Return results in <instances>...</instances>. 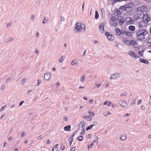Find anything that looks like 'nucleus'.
<instances>
[{
	"mask_svg": "<svg viewBox=\"0 0 151 151\" xmlns=\"http://www.w3.org/2000/svg\"><path fill=\"white\" fill-rule=\"evenodd\" d=\"M145 109V106L144 105H142L141 106V109L142 110H143Z\"/></svg>",
	"mask_w": 151,
	"mask_h": 151,
	"instance_id": "obj_59",
	"label": "nucleus"
},
{
	"mask_svg": "<svg viewBox=\"0 0 151 151\" xmlns=\"http://www.w3.org/2000/svg\"><path fill=\"white\" fill-rule=\"evenodd\" d=\"M119 104L124 108L126 107L127 106V104L125 101H122V100H121L119 102Z\"/></svg>",
	"mask_w": 151,
	"mask_h": 151,
	"instance_id": "obj_13",
	"label": "nucleus"
},
{
	"mask_svg": "<svg viewBox=\"0 0 151 151\" xmlns=\"http://www.w3.org/2000/svg\"><path fill=\"white\" fill-rule=\"evenodd\" d=\"M32 90H29L27 92V93L28 94H30V93L32 92Z\"/></svg>",
	"mask_w": 151,
	"mask_h": 151,
	"instance_id": "obj_58",
	"label": "nucleus"
},
{
	"mask_svg": "<svg viewBox=\"0 0 151 151\" xmlns=\"http://www.w3.org/2000/svg\"><path fill=\"white\" fill-rule=\"evenodd\" d=\"M104 23H101L100 24L99 27V29L101 33H103L104 32Z\"/></svg>",
	"mask_w": 151,
	"mask_h": 151,
	"instance_id": "obj_10",
	"label": "nucleus"
},
{
	"mask_svg": "<svg viewBox=\"0 0 151 151\" xmlns=\"http://www.w3.org/2000/svg\"><path fill=\"white\" fill-rule=\"evenodd\" d=\"M127 137V136L125 134H123L120 135V139L122 140H125Z\"/></svg>",
	"mask_w": 151,
	"mask_h": 151,
	"instance_id": "obj_15",
	"label": "nucleus"
},
{
	"mask_svg": "<svg viewBox=\"0 0 151 151\" xmlns=\"http://www.w3.org/2000/svg\"><path fill=\"white\" fill-rule=\"evenodd\" d=\"M93 124L94 126H96L98 124V123L97 122H93Z\"/></svg>",
	"mask_w": 151,
	"mask_h": 151,
	"instance_id": "obj_52",
	"label": "nucleus"
},
{
	"mask_svg": "<svg viewBox=\"0 0 151 151\" xmlns=\"http://www.w3.org/2000/svg\"><path fill=\"white\" fill-rule=\"evenodd\" d=\"M126 10L125 11L128 12H130L132 10V8L131 6H130L128 4L126 5Z\"/></svg>",
	"mask_w": 151,
	"mask_h": 151,
	"instance_id": "obj_12",
	"label": "nucleus"
},
{
	"mask_svg": "<svg viewBox=\"0 0 151 151\" xmlns=\"http://www.w3.org/2000/svg\"><path fill=\"white\" fill-rule=\"evenodd\" d=\"M119 22L123 23L125 22V20L122 17H120V18H119Z\"/></svg>",
	"mask_w": 151,
	"mask_h": 151,
	"instance_id": "obj_24",
	"label": "nucleus"
},
{
	"mask_svg": "<svg viewBox=\"0 0 151 151\" xmlns=\"http://www.w3.org/2000/svg\"><path fill=\"white\" fill-rule=\"evenodd\" d=\"M73 137H70L69 138V140H70L71 141V142H73Z\"/></svg>",
	"mask_w": 151,
	"mask_h": 151,
	"instance_id": "obj_61",
	"label": "nucleus"
},
{
	"mask_svg": "<svg viewBox=\"0 0 151 151\" xmlns=\"http://www.w3.org/2000/svg\"><path fill=\"white\" fill-rule=\"evenodd\" d=\"M83 137L82 136H80L77 138V139L79 141H81L83 139Z\"/></svg>",
	"mask_w": 151,
	"mask_h": 151,
	"instance_id": "obj_27",
	"label": "nucleus"
},
{
	"mask_svg": "<svg viewBox=\"0 0 151 151\" xmlns=\"http://www.w3.org/2000/svg\"><path fill=\"white\" fill-rule=\"evenodd\" d=\"M125 9H126V5L123 6H121L120 8V9H121L122 10H124L125 11V10H126Z\"/></svg>",
	"mask_w": 151,
	"mask_h": 151,
	"instance_id": "obj_30",
	"label": "nucleus"
},
{
	"mask_svg": "<svg viewBox=\"0 0 151 151\" xmlns=\"http://www.w3.org/2000/svg\"><path fill=\"white\" fill-rule=\"evenodd\" d=\"M6 106H3V107H2V108H1V109H0V111H2L4 109V108Z\"/></svg>",
	"mask_w": 151,
	"mask_h": 151,
	"instance_id": "obj_55",
	"label": "nucleus"
},
{
	"mask_svg": "<svg viewBox=\"0 0 151 151\" xmlns=\"http://www.w3.org/2000/svg\"><path fill=\"white\" fill-rule=\"evenodd\" d=\"M148 34V32L145 29H142L139 30L137 33V38L138 40L143 39L145 38L146 35Z\"/></svg>",
	"mask_w": 151,
	"mask_h": 151,
	"instance_id": "obj_1",
	"label": "nucleus"
},
{
	"mask_svg": "<svg viewBox=\"0 0 151 151\" xmlns=\"http://www.w3.org/2000/svg\"><path fill=\"white\" fill-rule=\"evenodd\" d=\"M143 52H144V51L143 50H142L141 51H140L138 52V54L141 56H143Z\"/></svg>",
	"mask_w": 151,
	"mask_h": 151,
	"instance_id": "obj_32",
	"label": "nucleus"
},
{
	"mask_svg": "<svg viewBox=\"0 0 151 151\" xmlns=\"http://www.w3.org/2000/svg\"><path fill=\"white\" fill-rule=\"evenodd\" d=\"M63 120L65 121H66L68 120V118L66 117H64L63 118Z\"/></svg>",
	"mask_w": 151,
	"mask_h": 151,
	"instance_id": "obj_50",
	"label": "nucleus"
},
{
	"mask_svg": "<svg viewBox=\"0 0 151 151\" xmlns=\"http://www.w3.org/2000/svg\"><path fill=\"white\" fill-rule=\"evenodd\" d=\"M132 35V33L131 32H130L126 31V35L129 36H130Z\"/></svg>",
	"mask_w": 151,
	"mask_h": 151,
	"instance_id": "obj_29",
	"label": "nucleus"
},
{
	"mask_svg": "<svg viewBox=\"0 0 151 151\" xmlns=\"http://www.w3.org/2000/svg\"><path fill=\"white\" fill-rule=\"evenodd\" d=\"M10 79L11 78H7L6 80V82L7 83L9 81Z\"/></svg>",
	"mask_w": 151,
	"mask_h": 151,
	"instance_id": "obj_60",
	"label": "nucleus"
},
{
	"mask_svg": "<svg viewBox=\"0 0 151 151\" xmlns=\"http://www.w3.org/2000/svg\"><path fill=\"white\" fill-rule=\"evenodd\" d=\"M123 42L125 44L127 45H130V41L126 39H124L123 40Z\"/></svg>",
	"mask_w": 151,
	"mask_h": 151,
	"instance_id": "obj_17",
	"label": "nucleus"
},
{
	"mask_svg": "<svg viewBox=\"0 0 151 151\" xmlns=\"http://www.w3.org/2000/svg\"><path fill=\"white\" fill-rule=\"evenodd\" d=\"M89 114L92 116H93L94 115V113L93 112H91L90 111H89Z\"/></svg>",
	"mask_w": 151,
	"mask_h": 151,
	"instance_id": "obj_51",
	"label": "nucleus"
},
{
	"mask_svg": "<svg viewBox=\"0 0 151 151\" xmlns=\"http://www.w3.org/2000/svg\"><path fill=\"white\" fill-rule=\"evenodd\" d=\"M83 118L85 119H90L89 120V121H91L92 119L91 116H86L83 117Z\"/></svg>",
	"mask_w": 151,
	"mask_h": 151,
	"instance_id": "obj_25",
	"label": "nucleus"
},
{
	"mask_svg": "<svg viewBox=\"0 0 151 151\" xmlns=\"http://www.w3.org/2000/svg\"><path fill=\"white\" fill-rule=\"evenodd\" d=\"M12 139L13 138L12 137H10L9 138L8 140L9 141L11 140H12Z\"/></svg>",
	"mask_w": 151,
	"mask_h": 151,
	"instance_id": "obj_64",
	"label": "nucleus"
},
{
	"mask_svg": "<svg viewBox=\"0 0 151 151\" xmlns=\"http://www.w3.org/2000/svg\"><path fill=\"white\" fill-rule=\"evenodd\" d=\"M58 144H56L55 146H54V147H54V148H58Z\"/></svg>",
	"mask_w": 151,
	"mask_h": 151,
	"instance_id": "obj_57",
	"label": "nucleus"
},
{
	"mask_svg": "<svg viewBox=\"0 0 151 151\" xmlns=\"http://www.w3.org/2000/svg\"><path fill=\"white\" fill-rule=\"evenodd\" d=\"M141 102H142V100H141V99H140V100H139L138 101V103H137V104H138V105L139 104L141 103Z\"/></svg>",
	"mask_w": 151,
	"mask_h": 151,
	"instance_id": "obj_63",
	"label": "nucleus"
},
{
	"mask_svg": "<svg viewBox=\"0 0 151 151\" xmlns=\"http://www.w3.org/2000/svg\"><path fill=\"white\" fill-rule=\"evenodd\" d=\"M99 17V15L98 13V12L97 11H95V18L96 19H97Z\"/></svg>",
	"mask_w": 151,
	"mask_h": 151,
	"instance_id": "obj_23",
	"label": "nucleus"
},
{
	"mask_svg": "<svg viewBox=\"0 0 151 151\" xmlns=\"http://www.w3.org/2000/svg\"><path fill=\"white\" fill-rule=\"evenodd\" d=\"M51 142V141L49 139H48L46 142L47 144H49Z\"/></svg>",
	"mask_w": 151,
	"mask_h": 151,
	"instance_id": "obj_62",
	"label": "nucleus"
},
{
	"mask_svg": "<svg viewBox=\"0 0 151 151\" xmlns=\"http://www.w3.org/2000/svg\"><path fill=\"white\" fill-rule=\"evenodd\" d=\"M110 114V113L109 111H107L106 113H104V115L105 116H106L107 115L109 114Z\"/></svg>",
	"mask_w": 151,
	"mask_h": 151,
	"instance_id": "obj_40",
	"label": "nucleus"
},
{
	"mask_svg": "<svg viewBox=\"0 0 151 151\" xmlns=\"http://www.w3.org/2000/svg\"><path fill=\"white\" fill-rule=\"evenodd\" d=\"M116 17L114 16H112L111 17V20L112 22H114L116 20Z\"/></svg>",
	"mask_w": 151,
	"mask_h": 151,
	"instance_id": "obj_26",
	"label": "nucleus"
},
{
	"mask_svg": "<svg viewBox=\"0 0 151 151\" xmlns=\"http://www.w3.org/2000/svg\"><path fill=\"white\" fill-rule=\"evenodd\" d=\"M75 147H72L70 148V151H74L75 150Z\"/></svg>",
	"mask_w": 151,
	"mask_h": 151,
	"instance_id": "obj_48",
	"label": "nucleus"
},
{
	"mask_svg": "<svg viewBox=\"0 0 151 151\" xmlns=\"http://www.w3.org/2000/svg\"><path fill=\"white\" fill-rule=\"evenodd\" d=\"M86 77H85V75H84L82 77H81L80 79V81L82 82H83L85 79Z\"/></svg>",
	"mask_w": 151,
	"mask_h": 151,
	"instance_id": "obj_22",
	"label": "nucleus"
},
{
	"mask_svg": "<svg viewBox=\"0 0 151 151\" xmlns=\"http://www.w3.org/2000/svg\"><path fill=\"white\" fill-rule=\"evenodd\" d=\"M24 101H21L19 104V106H21L22 104L24 103Z\"/></svg>",
	"mask_w": 151,
	"mask_h": 151,
	"instance_id": "obj_54",
	"label": "nucleus"
},
{
	"mask_svg": "<svg viewBox=\"0 0 151 151\" xmlns=\"http://www.w3.org/2000/svg\"><path fill=\"white\" fill-rule=\"evenodd\" d=\"M146 23H145L144 22L142 21H141L139 23L138 27L139 28H142L145 27L146 25Z\"/></svg>",
	"mask_w": 151,
	"mask_h": 151,
	"instance_id": "obj_11",
	"label": "nucleus"
},
{
	"mask_svg": "<svg viewBox=\"0 0 151 151\" xmlns=\"http://www.w3.org/2000/svg\"><path fill=\"white\" fill-rule=\"evenodd\" d=\"M150 18L149 17L148 15L146 14H143L142 17V21L146 24L148 23L150 20Z\"/></svg>",
	"mask_w": 151,
	"mask_h": 151,
	"instance_id": "obj_4",
	"label": "nucleus"
},
{
	"mask_svg": "<svg viewBox=\"0 0 151 151\" xmlns=\"http://www.w3.org/2000/svg\"><path fill=\"white\" fill-rule=\"evenodd\" d=\"M35 18V15H32L31 18L30 19L31 20H32V21H33Z\"/></svg>",
	"mask_w": 151,
	"mask_h": 151,
	"instance_id": "obj_45",
	"label": "nucleus"
},
{
	"mask_svg": "<svg viewBox=\"0 0 151 151\" xmlns=\"http://www.w3.org/2000/svg\"><path fill=\"white\" fill-rule=\"evenodd\" d=\"M75 26L74 30L77 33H80L82 29H84V31L85 30V26L83 24H81V23H76L75 24Z\"/></svg>",
	"mask_w": 151,
	"mask_h": 151,
	"instance_id": "obj_2",
	"label": "nucleus"
},
{
	"mask_svg": "<svg viewBox=\"0 0 151 151\" xmlns=\"http://www.w3.org/2000/svg\"><path fill=\"white\" fill-rule=\"evenodd\" d=\"M71 126L68 125L65 127L64 128V129L65 131H69L70 130Z\"/></svg>",
	"mask_w": 151,
	"mask_h": 151,
	"instance_id": "obj_16",
	"label": "nucleus"
},
{
	"mask_svg": "<svg viewBox=\"0 0 151 151\" xmlns=\"http://www.w3.org/2000/svg\"><path fill=\"white\" fill-rule=\"evenodd\" d=\"M95 85L97 87H99L101 85V83H99V84H98L97 83H96L95 84Z\"/></svg>",
	"mask_w": 151,
	"mask_h": 151,
	"instance_id": "obj_49",
	"label": "nucleus"
},
{
	"mask_svg": "<svg viewBox=\"0 0 151 151\" xmlns=\"http://www.w3.org/2000/svg\"><path fill=\"white\" fill-rule=\"evenodd\" d=\"M92 129L91 127L90 126H88L87 127L86 129L87 131H88L89 129Z\"/></svg>",
	"mask_w": 151,
	"mask_h": 151,
	"instance_id": "obj_46",
	"label": "nucleus"
},
{
	"mask_svg": "<svg viewBox=\"0 0 151 151\" xmlns=\"http://www.w3.org/2000/svg\"><path fill=\"white\" fill-rule=\"evenodd\" d=\"M130 41V44H132L133 45L136 44V42L134 40H131Z\"/></svg>",
	"mask_w": 151,
	"mask_h": 151,
	"instance_id": "obj_37",
	"label": "nucleus"
},
{
	"mask_svg": "<svg viewBox=\"0 0 151 151\" xmlns=\"http://www.w3.org/2000/svg\"><path fill=\"white\" fill-rule=\"evenodd\" d=\"M136 103V101L135 100H134L131 103V105L132 106L134 105Z\"/></svg>",
	"mask_w": 151,
	"mask_h": 151,
	"instance_id": "obj_44",
	"label": "nucleus"
},
{
	"mask_svg": "<svg viewBox=\"0 0 151 151\" xmlns=\"http://www.w3.org/2000/svg\"><path fill=\"white\" fill-rule=\"evenodd\" d=\"M105 35L107 36V38L109 40L111 41L114 40V37L112 34H110L109 33L106 32Z\"/></svg>",
	"mask_w": 151,
	"mask_h": 151,
	"instance_id": "obj_7",
	"label": "nucleus"
},
{
	"mask_svg": "<svg viewBox=\"0 0 151 151\" xmlns=\"http://www.w3.org/2000/svg\"><path fill=\"white\" fill-rule=\"evenodd\" d=\"M121 34L124 36L126 35V31L125 30H122L121 32Z\"/></svg>",
	"mask_w": 151,
	"mask_h": 151,
	"instance_id": "obj_28",
	"label": "nucleus"
},
{
	"mask_svg": "<svg viewBox=\"0 0 151 151\" xmlns=\"http://www.w3.org/2000/svg\"><path fill=\"white\" fill-rule=\"evenodd\" d=\"M127 95V93L126 92L121 93L120 94V96H126Z\"/></svg>",
	"mask_w": 151,
	"mask_h": 151,
	"instance_id": "obj_38",
	"label": "nucleus"
},
{
	"mask_svg": "<svg viewBox=\"0 0 151 151\" xmlns=\"http://www.w3.org/2000/svg\"><path fill=\"white\" fill-rule=\"evenodd\" d=\"M128 54L130 55L132 57L137 58H139V57L136 55L135 53L133 51H131L128 53Z\"/></svg>",
	"mask_w": 151,
	"mask_h": 151,
	"instance_id": "obj_8",
	"label": "nucleus"
},
{
	"mask_svg": "<svg viewBox=\"0 0 151 151\" xmlns=\"http://www.w3.org/2000/svg\"><path fill=\"white\" fill-rule=\"evenodd\" d=\"M58 148H55L53 147L52 148V151H57Z\"/></svg>",
	"mask_w": 151,
	"mask_h": 151,
	"instance_id": "obj_56",
	"label": "nucleus"
},
{
	"mask_svg": "<svg viewBox=\"0 0 151 151\" xmlns=\"http://www.w3.org/2000/svg\"><path fill=\"white\" fill-rule=\"evenodd\" d=\"M51 77V74L50 72L46 73L44 76V78L45 80H48Z\"/></svg>",
	"mask_w": 151,
	"mask_h": 151,
	"instance_id": "obj_9",
	"label": "nucleus"
},
{
	"mask_svg": "<svg viewBox=\"0 0 151 151\" xmlns=\"http://www.w3.org/2000/svg\"><path fill=\"white\" fill-rule=\"evenodd\" d=\"M147 42L148 43H151V37H149L148 38L147 40Z\"/></svg>",
	"mask_w": 151,
	"mask_h": 151,
	"instance_id": "obj_36",
	"label": "nucleus"
},
{
	"mask_svg": "<svg viewBox=\"0 0 151 151\" xmlns=\"http://www.w3.org/2000/svg\"><path fill=\"white\" fill-rule=\"evenodd\" d=\"M115 12L118 15H120L121 14V12L119 10H116Z\"/></svg>",
	"mask_w": 151,
	"mask_h": 151,
	"instance_id": "obj_31",
	"label": "nucleus"
},
{
	"mask_svg": "<svg viewBox=\"0 0 151 151\" xmlns=\"http://www.w3.org/2000/svg\"><path fill=\"white\" fill-rule=\"evenodd\" d=\"M139 61L140 62L146 64H147L149 63V62L148 61L143 58H140Z\"/></svg>",
	"mask_w": 151,
	"mask_h": 151,
	"instance_id": "obj_14",
	"label": "nucleus"
},
{
	"mask_svg": "<svg viewBox=\"0 0 151 151\" xmlns=\"http://www.w3.org/2000/svg\"><path fill=\"white\" fill-rule=\"evenodd\" d=\"M35 53H36L38 54V55H39V53L40 52V51L38 49H36L35 50Z\"/></svg>",
	"mask_w": 151,
	"mask_h": 151,
	"instance_id": "obj_43",
	"label": "nucleus"
},
{
	"mask_svg": "<svg viewBox=\"0 0 151 151\" xmlns=\"http://www.w3.org/2000/svg\"><path fill=\"white\" fill-rule=\"evenodd\" d=\"M85 129L82 130V131L81 132L80 135H83L85 134Z\"/></svg>",
	"mask_w": 151,
	"mask_h": 151,
	"instance_id": "obj_39",
	"label": "nucleus"
},
{
	"mask_svg": "<svg viewBox=\"0 0 151 151\" xmlns=\"http://www.w3.org/2000/svg\"><path fill=\"white\" fill-rule=\"evenodd\" d=\"M64 20H65L64 18L63 17H62V16H61V21H64Z\"/></svg>",
	"mask_w": 151,
	"mask_h": 151,
	"instance_id": "obj_53",
	"label": "nucleus"
},
{
	"mask_svg": "<svg viewBox=\"0 0 151 151\" xmlns=\"http://www.w3.org/2000/svg\"><path fill=\"white\" fill-rule=\"evenodd\" d=\"M64 56H62L59 59V61L60 63H61L63 61V58Z\"/></svg>",
	"mask_w": 151,
	"mask_h": 151,
	"instance_id": "obj_34",
	"label": "nucleus"
},
{
	"mask_svg": "<svg viewBox=\"0 0 151 151\" xmlns=\"http://www.w3.org/2000/svg\"><path fill=\"white\" fill-rule=\"evenodd\" d=\"M147 10L146 6H142L139 7L137 9V12L140 15L144 14V12H146Z\"/></svg>",
	"mask_w": 151,
	"mask_h": 151,
	"instance_id": "obj_3",
	"label": "nucleus"
},
{
	"mask_svg": "<svg viewBox=\"0 0 151 151\" xmlns=\"http://www.w3.org/2000/svg\"><path fill=\"white\" fill-rule=\"evenodd\" d=\"M98 138L97 137H96V138H94V139L93 140V141L92 142L93 143V142H96L98 140Z\"/></svg>",
	"mask_w": 151,
	"mask_h": 151,
	"instance_id": "obj_42",
	"label": "nucleus"
},
{
	"mask_svg": "<svg viewBox=\"0 0 151 151\" xmlns=\"http://www.w3.org/2000/svg\"><path fill=\"white\" fill-rule=\"evenodd\" d=\"M37 82H38V83H37V86H39L40 84V83H41V81L40 80H38Z\"/></svg>",
	"mask_w": 151,
	"mask_h": 151,
	"instance_id": "obj_47",
	"label": "nucleus"
},
{
	"mask_svg": "<svg viewBox=\"0 0 151 151\" xmlns=\"http://www.w3.org/2000/svg\"><path fill=\"white\" fill-rule=\"evenodd\" d=\"M77 63L78 62L77 60H74L71 62V64L72 65H74Z\"/></svg>",
	"mask_w": 151,
	"mask_h": 151,
	"instance_id": "obj_20",
	"label": "nucleus"
},
{
	"mask_svg": "<svg viewBox=\"0 0 151 151\" xmlns=\"http://www.w3.org/2000/svg\"><path fill=\"white\" fill-rule=\"evenodd\" d=\"M26 81V78H23L22 80L21 81V83H22V84H23L25 83Z\"/></svg>",
	"mask_w": 151,
	"mask_h": 151,
	"instance_id": "obj_35",
	"label": "nucleus"
},
{
	"mask_svg": "<svg viewBox=\"0 0 151 151\" xmlns=\"http://www.w3.org/2000/svg\"><path fill=\"white\" fill-rule=\"evenodd\" d=\"M85 128V123L83 121H81L78 124V129L82 130L84 129Z\"/></svg>",
	"mask_w": 151,
	"mask_h": 151,
	"instance_id": "obj_5",
	"label": "nucleus"
},
{
	"mask_svg": "<svg viewBox=\"0 0 151 151\" xmlns=\"http://www.w3.org/2000/svg\"><path fill=\"white\" fill-rule=\"evenodd\" d=\"M14 40V38L13 37H10L8 39H7L6 42H8L9 41H12Z\"/></svg>",
	"mask_w": 151,
	"mask_h": 151,
	"instance_id": "obj_33",
	"label": "nucleus"
},
{
	"mask_svg": "<svg viewBox=\"0 0 151 151\" xmlns=\"http://www.w3.org/2000/svg\"><path fill=\"white\" fill-rule=\"evenodd\" d=\"M120 74L119 73H116L111 75L110 78L111 79H115L117 78H120Z\"/></svg>",
	"mask_w": 151,
	"mask_h": 151,
	"instance_id": "obj_6",
	"label": "nucleus"
},
{
	"mask_svg": "<svg viewBox=\"0 0 151 151\" xmlns=\"http://www.w3.org/2000/svg\"><path fill=\"white\" fill-rule=\"evenodd\" d=\"M115 32L116 34L117 35H120L121 34V30L119 29L116 28L115 29Z\"/></svg>",
	"mask_w": 151,
	"mask_h": 151,
	"instance_id": "obj_19",
	"label": "nucleus"
},
{
	"mask_svg": "<svg viewBox=\"0 0 151 151\" xmlns=\"http://www.w3.org/2000/svg\"><path fill=\"white\" fill-rule=\"evenodd\" d=\"M5 87V85L4 84H2L1 87V90H3L4 89V88Z\"/></svg>",
	"mask_w": 151,
	"mask_h": 151,
	"instance_id": "obj_41",
	"label": "nucleus"
},
{
	"mask_svg": "<svg viewBox=\"0 0 151 151\" xmlns=\"http://www.w3.org/2000/svg\"><path fill=\"white\" fill-rule=\"evenodd\" d=\"M48 18L47 17H45L44 18L43 20L42 21V23L43 24L45 23L46 22H47L48 21Z\"/></svg>",
	"mask_w": 151,
	"mask_h": 151,
	"instance_id": "obj_21",
	"label": "nucleus"
},
{
	"mask_svg": "<svg viewBox=\"0 0 151 151\" xmlns=\"http://www.w3.org/2000/svg\"><path fill=\"white\" fill-rule=\"evenodd\" d=\"M129 29L131 31H134L135 29V27L134 26L130 25L129 26Z\"/></svg>",
	"mask_w": 151,
	"mask_h": 151,
	"instance_id": "obj_18",
	"label": "nucleus"
}]
</instances>
